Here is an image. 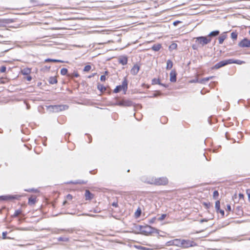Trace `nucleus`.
<instances>
[{"mask_svg": "<svg viewBox=\"0 0 250 250\" xmlns=\"http://www.w3.org/2000/svg\"><path fill=\"white\" fill-rule=\"evenodd\" d=\"M145 182L155 186H166L168 184V180L166 177L157 178L150 176L146 178Z\"/></svg>", "mask_w": 250, "mask_h": 250, "instance_id": "obj_1", "label": "nucleus"}, {"mask_svg": "<svg viewBox=\"0 0 250 250\" xmlns=\"http://www.w3.org/2000/svg\"><path fill=\"white\" fill-rule=\"evenodd\" d=\"M141 231L142 234L147 236L151 235L154 233H159L158 230L148 225L141 227Z\"/></svg>", "mask_w": 250, "mask_h": 250, "instance_id": "obj_2", "label": "nucleus"}, {"mask_svg": "<svg viewBox=\"0 0 250 250\" xmlns=\"http://www.w3.org/2000/svg\"><path fill=\"white\" fill-rule=\"evenodd\" d=\"M196 40V42L198 44H201L202 46L206 45L211 42V38L207 36H201L199 37H196L194 38Z\"/></svg>", "mask_w": 250, "mask_h": 250, "instance_id": "obj_3", "label": "nucleus"}, {"mask_svg": "<svg viewBox=\"0 0 250 250\" xmlns=\"http://www.w3.org/2000/svg\"><path fill=\"white\" fill-rule=\"evenodd\" d=\"M195 242L190 240L181 239V248L183 249L188 248L195 246Z\"/></svg>", "mask_w": 250, "mask_h": 250, "instance_id": "obj_4", "label": "nucleus"}, {"mask_svg": "<svg viewBox=\"0 0 250 250\" xmlns=\"http://www.w3.org/2000/svg\"><path fill=\"white\" fill-rule=\"evenodd\" d=\"M127 89V81L125 79L124 81L122 82V85H118L116 87V88L114 89L113 92L115 93H118L121 90H124L125 92L126 91Z\"/></svg>", "mask_w": 250, "mask_h": 250, "instance_id": "obj_5", "label": "nucleus"}, {"mask_svg": "<svg viewBox=\"0 0 250 250\" xmlns=\"http://www.w3.org/2000/svg\"><path fill=\"white\" fill-rule=\"evenodd\" d=\"M230 64V59L224 60L219 62L214 65L212 67V69H218L222 67H223L226 65Z\"/></svg>", "mask_w": 250, "mask_h": 250, "instance_id": "obj_6", "label": "nucleus"}, {"mask_svg": "<svg viewBox=\"0 0 250 250\" xmlns=\"http://www.w3.org/2000/svg\"><path fill=\"white\" fill-rule=\"evenodd\" d=\"M21 195L15 194V195H9L5 196L3 197V199L6 201H12L14 200H20Z\"/></svg>", "mask_w": 250, "mask_h": 250, "instance_id": "obj_7", "label": "nucleus"}, {"mask_svg": "<svg viewBox=\"0 0 250 250\" xmlns=\"http://www.w3.org/2000/svg\"><path fill=\"white\" fill-rule=\"evenodd\" d=\"M238 45L241 47H250V40L245 38L239 42Z\"/></svg>", "mask_w": 250, "mask_h": 250, "instance_id": "obj_8", "label": "nucleus"}, {"mask_svg": "<svg viewBox=\"0 0 250 250\" xmlns=\"http://www.w3.org/2000/svg\"><path fill=\"white\" fill-rule=\"evenodd\" d=\"M170 81L172 83H175L177 80V73L175 69L172 70L170 72Z\"/></svg>", "mask_w": 250, "mask_h": 250, "instance_id": "obj_9", "label": "nucleus"}, {"mask_svg": "<svg viewBox=\"0 0 250 250\" xmlns=\"http://www.w3.org/2000/svg\"><path fill=\"white\" fill-rule=\"evenodd\" d=\"M140 69V66L138 64H135L133 65L132 68L130 70V73L133 75H136Z\"/></svg>", "mask_w": 250, "mask_h": 250, "instance_id": "obj_10", "label": "nucleus"}, {"mask_svg": "<svg viewBox=\"0 0 250 250\" xmlns=\"http://www.w3.org/2000/svg\"><path fill=\"white\" fill-rule=\"evenodd\" d=\"M108 87H105L103 84L100 83L97 84V89L100 91V95H102L105 91H106Z\"/></svg>", "mask_w": 250, "mask_h": 250, "instance_id": "obj_11", "label": "nucleus"}, {"mask_svg": "<svg viewBox=\"0 0 250 250\" xmlns=\"http://www.w3.org/2000/svg\"><path fill=\"white\" fill-rule=\"evenodd\" d=\"M84 196L86 200H91L94 198V195L89 190H86L84 193Z\"/></svg>", "mask_w": 250, "mask_h": 250, "instance_id": "obj_12", "label": "nucleus"}, {"mask_svg": "<svg viewBox=\"0 0 250 250\" xmlns=\"http://www.w3.org/2000/svg\"><path fill=\"white\" fill-rule=\"evenodd\" d=\"M151 84L152 85H155V84H159L161 85H162L165 87H167V85L165 84L162 83L160 81V79L159 78H154L152 80Z\"/></svg>", "mask_w": 250, "mask_h": 250, "instance_id": "obj_13", "label": "nucleus"}, {"mask_svg": "<svg viewBox=\"0 0 250 250\" xmlns=\"http://www.w3.org/2000/svg\"><path fill=\"white\" fill-rule=\"evenodd\" d=\"M132 102L129 100H122L120 101L118 105L125 106H130L132 105Z\"/></svg>", "mask_w": 250, "mask_h": 250, "instance_id": "obj_14", "label": "nucleus"}, {"mask_svg": "<svg viewBox=\"0 0 250 250\" xmlns=\"http://www.w3.org/2000/svg\"><path fill=\"white\" fill-rule=\"evenodd\" d=\"M227 38V32L223 33L218 38L219 43L221 44Z\"/></svg>", "mask_w": 250, "mask_h": 250, "instance_id": "obj_15", "label": "nucleus"}, {"mask_svg": "<svg viewBox=\"0 0 250 250\" xmlns=\"http://www.w3.org/2000/svg\"><path fill=\"white\" fill-rule=\"evenodd\" d=\"M37 202V197L35 195H32L28 199V204L30 206L35 204Z\"/></svg>", "mask_w": 250, "mask_h": 250, "instance_id": "obj_16", "label": "nucleus"}, {"mask_svg": "<svg viewBox=\"0 0 250 250\" xmlns=\"http://www.w3.org/2000/svg\"><path fill=\"white\" fill-rule=\"evenodd\" d=\"M20 216H24L23 210L21 209L16 210L13 215L14 217H17Z\"/></svg>", "mask_w": 250, "mask_h": 250, "instance_id": "obj_17", "label": "nucleus"}, {"mask_svg": "<svg viewBox=\"0 0 250 250\" xmlns=\"http://www.w3.org/2000/svg\"><path fill=\"white\" fill-rule=\"evenodd\" d=\"M45 62H63V61L52 59H46L44 60Z\"/></svg>", "mask_w": 250, "mask_h": 250, "instance_id": "obj_18", "label": "nucleus"}, {"mask_svg": "<svg viewBox=\"0 0 250 250\" xmlns=\"http://www.w3.org/2000/svg\"><path fill=\"white\" fill-rule=\"evenodd\" d=\"M73 199V196L69 194L66 195L65 197V200L63 202V205H65L66 203H68L70 201H71Z\"/></svg>", "mask_w": 250, "mask_h": 250, "instance_id": "obj_19", "label": "nucleus"}, {"mask_svg": "<svg viewBox=\"0 0 250 250\" xmlns=\"http://www.w3.org/2000/svg\"><path fill=\"white\" fill-rule=\"evenodd\" d=\"M142 213V210L140 208H138L134 213V216L135 218H139Z\"/></svg>", "mask_w": 250, "mask_h": 250, "instance_id": "obj_20", "label": "nucleus"}, {"mask_svg": "<svg viewBox=\"0 0 250 250\" xmlns=\"http://www.w3.org/2000/svg\"><path fill=\"white\" fill-rule=\"evenodd\" d=\"M31 70L30 68H26L21 70V73L24 75H28L31 73Z\"/></svg>", "mask_w": 250, "mask_h": 250, "instance_id": "obj_21", "label": "nucleus"}, {"mask_svg": "<svg viewBox=\"0 0 250 250\" xmlns=\"http://www.w3.org/2000/svg\"><path fill=\"white\" fill-rule=\"evenodd\" d=\"M174 246L181 248V239H174Z\"/></svg>", "mask_w": 250, "mask_h": 250, "instance_id": "obj_22", "label": "nucleus"}, {"mask_svg": "<svg viewBox=\"0 0 250 250\" xmlns=\"http://www.w3.org/2000/svg\"><path fill=\"white\" fill-rule=\"evenodd\" d=\"M230 64L236 63L238 64H242L245 63V62L244 61H240V60H235L233 59H230Z\"/></svg>", "mask_w": 250, "mask_h": 250, "instance_id": "obj_23", "label": "nucleus"}, {"mask_svg": "<svg viewBox=\"0 0 250 250\" xmlns=\"http://www.w3.org/2000/svg\"><path fill=\"white\" fill-rule=\"evenodd\" d=\"M172 67H173L172 62L170 60H167V62L166 69L167 70H169V69H170Z\"/></svg>", "mask_w": 250, "mask_h": 250, "instance_id": "obj_24", "label": "nucleus"}, {"mask_svg": "<svg viewBox=\"0 0 250 250\" xmlns=\"http://www.w3.org/2000/svg\"><path fill=\"white\" fill-rule=\"evenodd\" d=\"M109 72L107 71H105L104 72V74L102 75L100 77V80L102 82H105L106 80V76L108 75Z\"/></svg>", "mask_w": 250, "mask_h": 250, "instance_id": "obj_25", "label": "nucleus"}, {"mask_svg": "<svg viewBox=\"0 0 250 250\" xmlns=\"http://www.w3.org/2000/svg\"><path fill=\"white\" fill-rule=\"evenodd\" d=\"M161 45L160 44H154L152 47V49L155 51H159L161 48Z\"/></svg>", "mask_w": 250, "mask_h": 250, "instance_id": "obj_26", "label": "nucleus"}, {"mask_svg": "<svg viewBox=\"0 0 250 250\" xmlns=\"http://www.w3.org/2000/svg\"><path fill=\"white\" fill-rule=\"evenodd\" d=\"M9 81H10V80L6 77H5V78L1 77L0 78V83L1 84H4V83H8V82H9Z\"/></svg>", "mask_w": 250, "mask_h": 250, "instance_id": "obj_27", "label": "nucleus"}, {"mask_svg": "<svg viewBox=\"0 0 250 250\" xmlns=\"http://www.w3.org/2000/svg\"><path fill=\"white\" fill-rule=\"evenodd\" d=\"M219 33H220L219 31L218 30L213 31L209 33V34L208 36V37L210 38V37H211V36H212V37L216 36L219 35Z\"/></svg>", "mask_w": 250, "mask_h": 250, "instance_id": "obj_28", "label": "nucleus"}, {"mask_svg": "<svg viewBox=\"0 0 250 250\" xmlns=\"http://www.w3.org/2000/svg\"><path fill=\"white\" fill-rule=\"evenodd\" d=\"M57 80L55 77H50L49 79V83L51 84H56L57 83Z\"/></svg>", "mask_w": 250, "mask_h": 250, "instance_id": "obj_29", "label": "nucleus"}, {"mask_svg": "<svg viewBox=\"0 0 250 250\" xmlns=\"http://www.w3.org/2000/svg\"><path fill=\"white\" fill-rule=\"evenodd\" d=\"M120 62L123 65H125L127 62V59L126 57H123L120 60Z\"/></svg>", "mask_w": 250, "mask_h": 250, "instance_id": "obj_30", "label": "nucleus"}, {"mask_svg": "<svg viewBox=\"0 0 250 250\" xmlns=\"http://www.w3.org/2000/svg\"><path fill=\"white\" fill-rule=\"evenodd\" d=\"M68 76L71 78H72L73 77H79L80 76V75L77 71H74L72 74H68Z\"/></svg>", "mask_w": 250, "mask_h": 250, "instance_id": "obj_31", "label": "nucleus"}, {"mask_svg": "<svg viewBox=\"0 0 250 250\" xmlns=\"http://www.w3.org/2000/svg\"><path fill=\"white\" fill-rule=\"evenodd\" d=\"M215 208L216 209V210L220 209V202L219 200H217L215 202Z\"/></svg>", "mask_w": 250, "mask_h": 250, "instance_id": "obj_32", "label": "nucleus"}, {"mask_svg": "<svg viewBox=\"0 0 250 250\" xmlns=\"http://www.w3.org/2000/svg\"><path fill=\"white\" fill-rule=\"evenodd\" d=\"M237 33L236 32H233L231 33V38L233 40H236L237 38Z\"/></svg>", "mask_w": 250, "mask_h": 250, "instance_id": "obj_33", "label": "nucleus"}, {"mask_svg": "<svg viewBox=\"0 0 250 250\" xmlns=\"http://www.w3.org/2000/svg\"><path fill=\"white\" fill-rule=\"evenodd\" d=\"M67 72H68V70L65 68H62L61 70V72H60L61 74L62 75H66Z\"/></svg>", "mask_w": 250, "mask_h": 250, "instance_id": "obj_34", "label": "nucleus"}, {"mask_svg": "<svg viewBox=\"0 0 250 250\" xmlns=\"http://www.w3.org/2000/svg\"><path fill=\"white\" fill-rule=\"evenodd\" d=\"M203 205L207 209H209L211 206V205L209 202L204 203Z\"/></svg>", "mask_w": 250, "mask_h": 250, "instance_id": "obj_35", "label": "nucleus"}, {"mask_svg": "<svg viewBox=\"0 0 250 250\" xmlns=\"http://www.w3.org/2000/svg\"><path fill=\"white\" fill-rule=\"evenodd\" d=\"M7 234V232L6 231L3 232L2 233V238L3 239H10V237H8L6 236V235Z\"/></svg>", "mask_w": 250, "mask_h": 250, "instance_id": "obj_36", "label": "nucleus"}, {"mask_svg": "<svg viewBox=\"0 0 250 250\" xmlns=\"http://www.w3.org/2000/svg\"><path fill=\"white\" fill-rule=\"evenodd\" d=\"M236 209L237 210V213L238 214H239V215H241V214H242V213H243V210H242V208H241V207H237L236 208Z\"/></svg>", "mask_w": 250, "mask_h": 250, "instance_id": "obj_37", "label": "nucleus"}, {"mask_svg": "<svg viewBox=\"0 0 250 250\" xmlns=\"http://www.w3.org/2000/svg\"><path fill=\"white\" fill-rule=\"evenodd\" d=\"M219 196V192L217 190H215L213 193V197L214 199L217 198Z\"/></svg>", "mask_w": 250, "mask_h": 250, "instance_id": "obj_38", "label": "nucleus"}, {"mask_svg": "<svg viewBox=\"0 0 250 250\" xmlns=\"http://www.w3.org/2000/svg\"><path fill=\"white\" fill-rule=\"evenodd\" d=\"M91 67L90 65H87L85 66V67H84L83 70L84 71L88 72L91 69Z\"/></svg>", "mask_w": 250, "mask_h": 250, "instance_id": "obj_39", "label": "nucleus"}, {"mask_svg": "<svg viewBox=\"0 0 250 250\" xmlns=\"http://www.w3.org/2000/svg\"><path fill=\"white\" fill-rule=\"evenodd\" d=\"M166 216L167 215L166 214H163L160 217L158 218V220L159 221H162L165 219Z\"/></svg>", "mask_w": 250, "mask_h": 250, "instance_id": "obj_40", "label": "nucleus"}, {"mask_svg": "<svg viewBox=\"0 0 250 250\" xmlns=\"http://www.w3.org/2000/svg\"><path fill=\"white\" fill-rule=\"evenodd\" d=\"M246 194L248 195V200L250 202V189L248 188L246 190Z\"/></svg>", "mask_w": 250, "mask_h": 250, "instance_id": "obj_41", "label": "nucleus"}, {"mask_svg": "<svg viewBox=\"0 0 250 250\" xmlns=\"http://www.w3.org/2000/svg\"><path fill=\"white\" fill-rule=\"evenodd\" d=\"M238 197H239V200L245 201V196L243 193H239L238 194Z\"/></svg>", "mask_w": 250, "mask_h": 250, "instance_id": "obj_42", "label": "nucleus"}, {"mask_svg": "<svg viewBox=\"0 0 250 250\" xmlns=\"http://www.w3.org/2000/svg\"><path fill=\"white\" fill-rule=\"evenodd\" d=\"M216 212H217V213H220L221 214V215H222V217H224V215H225V212H224V211L223 210H222V209H220H220L217 210L216 211Z\"/></svg>", "mask_w": 250, "mask_h": 250, "instance_id": "obj_43", "label": "nucleus"}, {"mask_svg": "<svg viewBox=\"0 0 250 250\" xmlns=\"http://www.w3.org/2000/svg\"><path fill=\"white\" fill-rule=\"evenodd\" d=\"M6 68L5 66H2L1 68H0V72H5L6 71Z\"/></svg>", "mask_w": 250, "mask_h": 250, "instance_id": "obj_44", "label": "nucleus"}, {"mask_svg": "<svg viewBox=\"0 0 250 250\" xmlns=\"http://www.w3.org/2000/svg\"><path fill=\"white\" fill-rule=\"evenodd\" d=\"M213 78V77H207V78H203L202 80V81H209L210 79H212Z\"/></svg>", "mask_w": 250, "mask_h": 250, "instance_id": "obj_45", "label": "nucleus"}, {"mask_svg": "<svg viewBox=\"0 0 250 250\" xmlns=\"http://www.w3.org/2000/svg\"><path fill=\"white\" fill-rule=\"evenodd\" d=\"M112 206L115 208H117L118 207V202H114L112 203Z\"/></svg>", "mask_w": 250, "mask_h": 250, "instance_id": "obj_46", "label": "nucleus"}, {"mask_svg": "<svg viewBox=\"0 0 250 250\" xmlns=\"http://www.w3.org/2000/svg\"><path fill=\"white\" fill-rule=\"evenodd\" d=\"M227 211H230L231 210V206L230 205H228L227 206V208L226 209Z\"/></svg>", "mask_w": 250, "mask_h": 250, "instance_id": "obj_47", "label": "nucleus"}, {"mask_svg": "<svg viewBox=\"0 0 250 250\" xmlns=\"http://www.w3.org/2000/svg\"><path fill=\"white\" fill-rule=\"evenodd\" d=\"M173 241H174V239L172 240H170L169 242H168V245L169 246H174V242H173Z\"/></svg>", "mask_w": 250, "mask_h": 250, "instance_id": "obj_48", "label": "nucleus"}, {"mask_svg": "<svg viewBox=\"0 0 250 250\" xmlns=\"http://www.w3.org/2000/svg\"><path fill=\"white\" fill-rule=\"evenodd\" d=\"M181 22L180 21H175L174 22H173V24L174 25V26H176L178 25V24H179V23H181Z\"/></svg>", "mask_w": 250, "mask_h": 250, "instance_id": "obj_49", "label": "nucleus"}, {"mask_svg": "<svg viewBox=\"0 0 250 250\" xmlns=\"http://www.w3.org/2000/svg\"><path fill=\"white\" fill-rule=\"evenodd\" d=\"M171 47H172L174 49H176L177 47V45L176 43H174L171 45Z\"/></svg>", "mask_w": 250, "mask_h": 250, "instance_id": "obj_50", "label": "nucleus"}, {"mask_svg": "<svg viewBox=\"0 0 250 250\" xmlns=\"http://www.w3.org/2000/svg\"><path fill=\"white\" fill-rule=\"evenodd\" d=\"M26 79L28 81H30L32 79V77L30 76H28L26 78Z\"/></svg>", "mask_w": 250, "mask_h": 250, "instance_id": "obj_51", "label": "nucleus"}, {"mask_svg": "<svg viewBox=\"0 0 250 250\" xmlns=\"http://www.w3.org/2000/svg\"><path fill=\"white\" fill-rule=\"evenodd\" d=\"M208 220H207V219H202V220H200V222L201 223H203V222H208Z\"/></svg>", "mask_w": 250, "mask_h": 250, "instance_id": "obj_52", "label": "nucleus"}, {"mask_svg": "<svg viewBox=\"0 0 250 250\" xmlns=\"http://www.w3.org/2000/svg\"><path fill=\"white\" fill-rule=\"evenodd\" d=\"M94 76V75H93L92 76H89L88 77V78H91V77H92V76Z\"/></svg>", "mask_w": 250, "mask_h": 250, "instance_id": "obj_53", "label": "nucleus"}, {"mask_svg": "<svg viewBox=\"0 0 250 250\" xmlns=\"http://www.w3.org/2000/svg\"><path fill=\"white\" fill-rule=\"evenodd\" d=\"M0 37H2V36L1 35H0Z\"/></svg>", "mask_w": 250, "mask_h": 250, "instance_id": "obj_54", "label": "nucleus"}, {"mask_svg": "<svg viewBox=\"0 0 250 250\" xmlns=\"http://www.w3.org/2000/svg\"><path fill=\"white\" fill-rule=\"evenodd\" d=\"M249 34L250 35V30L249 31Z\"/></svg>", "mask_w": 250, "mask_h": 250, "instance_id": "obj_55", "label": "nucleus"}]
</instances>
